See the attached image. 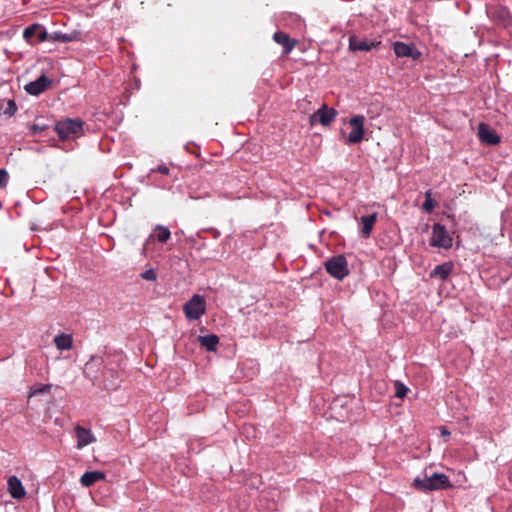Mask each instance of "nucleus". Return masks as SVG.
<instances>
[{"instance_id": "6ab92c4d", "label": "nucleus", "mask_w": 512, "mask_h": 512, "mask_svg": "<svg viewBox=\"0 0 512 512\" xmlns=\"http://www.w3.org/2000/svg\"><path fill=\"white\" fill-rule=\"evenodd\" d=\"M273 39L276 43L284 47V53H289L294 47V44L290 42L289 36L284 32H276Z\"/></svg>"}, {"instance_id": "2eb2a0df", "label": "nucleus", "mask_w": 512, "mask_h": 512, "mask_svg": "<svg viewBox=\"0 0 512 512\" xmlns=\"http://www.w3.org/2000/svg\"><path fill=\"white\" fill-rule=\"evenodd\" d=\"M378 214L376 212L363 215L360 218V223L362 225L361 234L363 237L367 238L371 235L374 224L377 221Z\"/></svg>"}, {"instance_id": "9d476101", "label": "nucleus", "mask_w": 512, "mask_h": 512, "mask_svg": "<svg viewBox=\"0 0 512 512\" xmlns=\"http://www.w3.org/2000/svg\"><path fill=\"white\" fill-rule=\"evenodd\" d=\"M75 433L77 437V448L82 449L87 445L94 443L96 438L90 429H86L82 426L75 427Z\"/></svg>"}, {"instance_id": "2f4dec72", "label": "nucleus", "mask_w": 512, "mask_h": 512, "mask_svg": "<svg viewBox=\"0 0 512 512\" xmlns=\"http://www.w3.org/2000/svg\"><path fill=\"white\" fill-rule=\"evenodd\" d=\"M31 130L34 132V133H39L43 130V127L37 125V124H34L32 127H31Z\"/></svg>"}, {"instance_id": "1a4fd4ad", "label": "nucleus", "mask_w": 512, "mask_h": 512, "mask_svg": "<svg viewBox=\"0 0 512 512\" xmlns=\"http://www.w3.org/2000/svg\"><path fill=\"white\" fill-rule=\"evenodd\" d=\"M479 139L489 145H496L500 142V137L497 133L485 123H480L478 126Z\"/></svg>"}, {"instance_id": "0eeeda50", "label": "nucleus", "mask_w": 512, "mask_h": 512, "mask_svg": "<svg viewBox=\"0 0 512 512\" xmlns=\"http://www.w3.org/2000/svg\"><path fill=\"white\" fill-rule=\"evenodd\" d=\"M336 116L337 112L335 109H329L326 105H323L310 116V124L314 125L316 122H319L323 126H328L332 121H334Z\"/></svg>"}, {"instance_id": "bb28decb", "label": "nucleus", "mask_w": 512, "mask_h": 512, "mask_svg": "<svg viewBox=\"0 0 512 512\" xmlns=\"http://www.w3.org/2000/svg\"><path fill=\"white\" fill-rule=\"evenodd\" d=\"M395 389H396L395 396L397 398L402 399L407 395L408 388L403 383L397 381L395 383Z\"/></svg>"}, {"instance_id": "4be33fe9", "label": "nucleus", "mask_w": 512, "mask_h": 512, "mask_svg": "<svg viewBox=\"0 0 512 512\" xmlns=\"http://www.w3.org/2000/svg\"><path fill=\"white\" fill-rule=\"evenodd\" d=\"M78 37L77 33L53 32L50 34V41L69 43L75 41Z\"/></svg>"}, {"instance_id": "7ed1b4c3", "label": "nucleus", "mask_w": 512, "mask_h": 512, "mask_svg": "<svg viewBox=\"0 0 512 512\" xmlns=\"http://www.w3.org/2000/svg\"><path fill=\"white\" fill-rule=\"evenodd\" d=\"M183 312L188 320H198L206 312V302L203 296L193 295L183 305Z\"/></svg>"}, {"instance_id": "f03ea898", "label": "nucleus", "mask_w": 512, "mask_h": 512, "mask_svg": "<svg viewBox=\"0 0 512 512\" xmlns=\"http://www.w3.org/2000/svg\"><path fill=\"white\" fill-rule=\"evenodd\" d=\"M55 130L63 140L75 139L83 134V121L80 118H66L56 124Z\"/></svg>"}, {"instance_id": "6e6552de", "label": "nucleus", "mask_w": 512, "mask_h": 512, "mask_svg": "<svg viewBox=\"0 0 512 512\" xmlns=\"http://www.w3.org/2000/svg\"><path fill=\"white\" fill-rule=\"evenodd\" d=\"M51 83L52 81L43 74L35 81L26 84L24 89L28 94L38 96L43 93Z\"/></svg>"}, {"instance_id": "a878e982", "label": "nucleus", "mask_w": 512, "mask_h": 512, "mask_svg": "<svg viewBox=\"0 0 512 512\" xmlns=\"http://www.w3.org/2000/svg\"><path fill=\"white\" fill-rule=\"evenodd\" d=\"M51 387H52L51 384L41 385L39 387H33L29 393V397H32V396H35L38 394H42V393H47L50 391Z\"/></svg>"}, {"instance_id": "dca6fc26", "label": "nucleus", "mask_w": 512, "mask_h": 512, "mask_svg": "<svg viewBox=\"0 0 512 512\" xmlns=\"http://www.w3.org/2000/svg\"><path fill=\"white\" fill-rule=\"evenodd\" d=\"M53 342L58 350H70L73 347V337L71 334L60 333L56 335Z\"/></svg>"}, {"instance_id": "aec40b11", "label": "nucleus", "mask_w": 512, "mask_h": 512, "mask_svg": "<svg viewBox=\"0 0 512 512\" xmlns=\"http://www.w3.org/2000/svg\"><path fill=\"white\" fill-rule=\"evenodd\" d=\"M200 344L206 348L207 351H214L219 343L218 336L209 334L199 337Z\"/></svg>"}, {"instance_id": "412c9836", "label": "nucleus", "mask_w": 512, "mask_h": 512, "mask_svg": "<svg viewBox=\"0 0 512 512\" xmlns=\"http://www.w3.org/2000/svg\"><path fill=\"white\" fill-rule=\"evenodd\" d=\"M151 237H155L160 243H166L171 237V232L168 227L157 225Z\"/></svg>"}, {"instance_id": "b1692460", "label": "nucleus", "mask_w": 512, "mask_h": 512, "mask_svg": "<svg viewBox=\"0 0 512 512\" xmlns=\"http://www.w3.org/2000/svg\"><path fill=\"white\" fill-rule=\"evenodd\" d=\"M40 25L39 24H33L28 27H26L23 31V38L30 42L31 39L37 34V31L39 30Z\"/></svg>"}, {"instance_id": "393cba45", "label": "nucleus", "mask_w": 512, "mask_h": 512, "mask_svg": "<svg viewBox=\"0 0 512 512\" xmlns=\"http://www.w3.org/2000/svg\"><path fill=\"white\" fill-rule=\"evenodd\" d=\"M435 201L432 199V192L431 190H427L425 192V202L423 203V209L430 213L435 208Z\"/></svg>"}, {"instance_id": "423d86ee", "label": "nucleus", "mask_w": 512, "mask_h": 512, "mask_svg": "<svg viewBox=\"0 0 512 512\" xmlns=\"http://www.w3.org/2000/svg\"><path fill=\"white\" fill-rule=\"evenodd\" d=\"M364 124L365 117L363 115H354L350 118L349 125L351 127V132L346 139L347 144H358L364 139Z\"/></svg>"}, {"instance_id": "f3484780", "label": "nucleus", "mask_w": 512, "mask_h": 512, "mask_svg": "<svg viewBox=\"0 0 512 512\" xmlns=\"http://www.w3.org/2000/svg\"><path fill=\"white\" fill-rule=\"evenodd\" d=\"M104 478H105V474L103 472L88 471V472H85L81 476L80 483L85 487H89V486L93 485L94 483H96L100 480H103Z\"/></svg>"}, {"instance_id": "c756f323", "label": "nucleus", "mask_w": 512, "mask_h": 512, "mask_svg": "<svg viewBox=\"0 0 512 512\" xmlns=\"http://www.w3.org/2000/svg\"><path fill=\"white\" fill-rule=\"evenodd\" d=\"M8 181V173L4 169H0V187H4Z\"/></svg>"}, {"instance_id": "473e14b6", "label": "nucleus", "mask_w": 512, "mask_h": 512, "mask_svg": "<svg viewBox=\"0 0 512 512\" xmlns=\"http://www.w3.org/2000/svg\"><path fill=\"white\" fill-rule=\"evenodd\" d=\"M441 434L443 436H448V435H450V432L445 427H442L441 428Z\"/></svg>"}, {"instance_id": "20e7f679", "label": "nucleus", "mask_w": 512, "mask_h": 512, "mask_svg": "<svg viewBox=\"0 0 512 512\" xmlns=\"http://www.w3.org/2000/svg\"><path fill=\"white\" fill-rule=\"evenodd\" d=\"M430 245L432 247L443 249H450L452 247L453 239L443 225L439 223H435L433 225Z\"/></svg>"}, {"instance_id": "9b49d317", "label": "nucleus", "mask_w": 512, "mask_h": 512, "mask_svg": "<svg viewBox=\"0 0 512 512\" xmlns=\"http://www.w3.org/2000/svg\"><path fill=\"white\" fill-rule=\"evenodd\" d=\"M379 44L380 42L361 39L355 35L349 37V48L353 51H370Z\"/></svg>"}, {"instance_id": "39448f33", "label": "nucleus", "mask_w": 512, "mask_h": 512, "mask_svg": "<svg viewBox=\"0 0 512 512\" xmlns=\"http://www.w3.org/2000/svg\"><path fill=\"white\" fill-rule=\"evenodd\" d=\"M327 272L338 280L344 279L349 274L347 260L343 255H337L325 263Z\"/></svg>"}, {"instance_id": "7c9ffc66", "label": "nucleus", "mask_w": 512, "mask_h": 512, "mask_svg": "<svg viewBox=\"0 0 512 512\" xmlns=\"http://www.w3.org/2000/svg\"><path fill=\"white\" fill-rule=\"evenodd\" d=\"M157 171H159L162 174H168L169 168L165 165L158 166Z\"/></svg>"}, {"instance_id": "ddd939ff", "label": "nucleus", "mask_w": 512, "mask_h": 512, "mask_svg": "<svg viewBox=\"0 0 512 512\" xmlns=\"http://www.w3.org/2000/svg\"><path fill=\"white\" fill-rule=\"evenodd\" d=\"M8 492L14 499H22L26 495V490L22 485L20 479L16 476H10L8 478Z\"/></svg>"}, {"instance_id": "c85d7f7f", "label": "nucleus", "mask_w": 512, "mask_h": 512, "mask_svg": "<svg viewBox=\"0 0 512 512\" xmlns=\"http://www.w3.org/2000/svg\"><path fill=\"white\" fill-rule=\"evenodd\" d=\"M36 35H37V37H38L40 42H44V41L50 40V34L41 25H40V28L37 31Z\"/></svg>"}, {"instance_id": "f257e3e1", "label": "nucleus", "mask_w": 512, "mask_h": 512, "mask_svg": "<svg viewBox=\"0 0 512 512\" xmlns=\"http://www.w3.org/2000/svg\"><path fill=\"white\" fill-rule=\"evenodd\" d=\"M414 486L423 492L444 490L450 488L451 482L449 477L444 473H433L425 475L423 478L417 477L414 479Z\"/></svg>"}, {"instance_id": "5701e85b", "label": "nucleus", "mask_w": 512, "mask_h": 512, "mask_svg": "<svg viewBox=\"0 0 512 512\" xmlns=\"http://www.w3.org/2000/svg\"><path fill=\"white\" fill-rule=\"evenodd\" d=\"M17 106L13 100H1L0 101V113L8 116H12L16 113Z\"/></svg>"}, {"instance_id": "4468645a", "label": "nucleus", "mask_w": 512, "mask_h": 512, "mask_svg": "<svg viewBox=\"0 0 512 512\" xmlns=\"http://www.w3.org/2000/svg\"><path fill=\"white\" fill-rule=\"evenodd\" d=\"M103 366V359L99 356H91L85 364L84 374L86 377L95 381L97 379V371Z\"/></svg>"}, {"instance_id": "cd10ccee", "label": "nucleus", "mask_w": 512, "mask_h": 512, "mask_svg": "<svg viewBox=\"0 0 512 512\" xmlns=\"http://www.w3.org/2000/svg\"><path fill=\"white\" fill-rule=\"evenodd\" d=\"M141 277L147 281H155L157 279V273L154 269H148L141 273Z\"/></svg>"}, {"instance_id": "a211bd4d", "label": "nucleus", "mask_w": 512, "mask_h": 512, "mask_svg": "<svg viewBox=\"0 0 512 512\" xmlns=\"http://www.w3.org/2000/svg\"><path fill=\"white\" fill-rule=\"evenodd\" d=\"M453 269V264L451 262H445L443 264L437 265L431 272L430 276L439 278L441 280H445L449 277Z\"/></svg>"}, {"instance_id": "f8f14e48", "label": "nucleus", "mask_w": 512, "mask_h": 512, "mask_svg": "<svg viewBox=\"0 0 512 512\" xmlns=\"http://www.w3.org/2000/svg\"><path fill=\"white\" fill-rule=\"evenodd\" d=\"M393 50L397 57H411L416 60L421 55V53L415 50L412 46L399 41L393 44Z\"/></svg>"}]
</instances>
